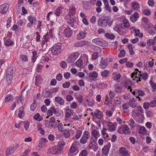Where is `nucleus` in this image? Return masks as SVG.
<instances>
[{"instance_id":"f257e3e1","label":"nucleus","mask_w":156,"mask_h":156,"mask_svg":"<svg viewBox=\"0 0 156 156\" xmlns=\"http://www.w3.org/2000/svg\"><path fill=\"white\" fill-rule=\"evenodd\" d=\"M128 104L131 108H135L132 111L133 117L136 119L138 122L140 123L143 122L144 121V115L141 114L144 112L142 107L140 106H137V103L134 98L130 99Z\"/></svg>"},{"instance_id":"f03ea898","label":"nucleus","mask_w":156,"mask_h":156,"mask_svg":"<svg viewBox=\"0 0 156 156\" xmlns=\"http://www.w3.org/2000/svg\"><path fill=\"white\" fill-rule=\"evenodd\" d=\"M140 76L142 77L143 80H145L147 79L148 74L147 73H144L141 74L140 71L139 73L137 72H134L131 74V77L133 80H136V83L141 81Z\"/></svg>"},{"instance_id":"7ed1b4c3","label":"nucleus","mask_w":156,"mask_h":156,"mask_svg":"<svg viewBox=\"0 0 156 156\" xmlns=\"http://www.w3.org/2000/svg\"><path fill=\"white\" fill-rule=\"evenodd\" d=\"M53 30L52 29H50L49 30V32L43 36V39L42 40L41 43H40L41 46L43 47L45 44V42H47L49 41L50 37L52 38L53 36Z\"/></svg>"},{"instance_id":"20e7f679","label":"nucleus","mask_w":156,"mask_h":156,"mask_svg":"<svg viewBox=\"0 0 156 156\" xmlns=\"http://www.w3.org/2000/svg\"><path fill=\"white\" fill-rule=\"evenodd\" d=\"M48 153L53 154H60L62 153V148L58 145L55 146L52 148H49L48 150Z\"/></svg>"},{"instance_id":"39448f33","label":"nucleus","mask_w":156,"mask_h":156,"mask_svg":"<svg viewBox=\"0 0 156 156\" xmlns=\"http://www.w3.org/2000/svg\"><path fill=\"white\" fill-rule=\"evenodd\" d=\"M13 72V69L12 67H9L8 68L6 73V79L8 84L10 83L12 81Z\"/></svg>"},{"instance_id":"423d86ee","label":"nucleus","mask_w":156,"mask_h":156,"mask_svg":"<svg viewBox=\"0 0 156 156\" xmlns=\"http://www.w3.org/2000/svg\"><path fill=\"white\" fill-rule=\"evenodd\" d=\"M61 47L60 45L55 44L51 47V53L53 55H58L61 52Z\"/></svg>"},{"instance_id":"0eeeda50","label":"nucleus","mask_w":156,"mask_h":156,"mask_svg":"<svg viewBox=\"0 0 156 156\" xmlns=\"http://www.w3.org/2000/svg\"><path fill=\"white\" fill-rule=\"evenodd\" d=\"M129 128L126 125H125L123 126L119 127L118 130L119 133L122 134H129L130 133Z\"/></svg>"},{"instance_id":"6e6552de","label":"nucleus","mask_w":156,"mask_h":156,"mask_svg":"<svg viewBox=\"0 0 156 156\" xmlns=\"http://www.w3.org/2000/svg\"><path fill=\"white\" fill-rule=\"evenodd\" d=\"M90 137V134L87 131H85L83 132L82 137L80 139V142L82 144H86Z\"/></svg>"},{"instance_id":"1a4fd4ad","label":"nucleus","mask_w":156,"mask_h":156,"mask_svg":"<svg viewBox=\"0 0 156 156\" xmlns=\"http://www.w3.org/2000/svg\"><path fill=\"white\" fill-rule=\"evenodd\" d=\"M19 144H16L15 146H10L7 148L6 151V155L8 156L9 155L12 154L14 153L15 151L18 147Z\"/></svg>"},{"instance_id":"9d476101","label":"nucleus","mask_w":156,"mask_h":156,"mask_svg":"<svg viewBox=\"0 0 156 156\" xmlns=\"http://www.w3.org/2000/svg\"><path fill=\"white\" fill-rule=\"evenodd\" d=\"M132 93L137 98L139 101L142 100V99L139 96H143L145 95L144 92L140 89H136L135 91L132 92Z\"/></svg>"},{"instance_id":"9b49d317","label":"nucleus","mask_w":156,"mask_h":156,"mask_svg":"<svg viewBox=\"0 0 156 156\" xmlns=\"http://www.w3.org/2000/svg\"><path fill=\"white\" fill-rule=\"evenodd\" d=\"M92 42L100 46L104 47L105 46V41L99 38L94 39L92 40Z\"/></svg>"},{"instance_id":"f8f14e48","label":"nucleus","mask_w":156,"mask_h":156,"mask_svg":"<svg viewBox=\"0 0 156 156\" xmlns=\"http://www.w3.org/2000/svg\"><path fill=\"white\" fill-rule=\"evenodd\" d=\"M9 7V5L7 3H4L0 5V13L2 14H5Z\"/></svg>"},{"instance_id":"ddd939ff","label":"nucleus","mask_w":156,"mask_h":156,"mask_svg":"<svg viewBox=\"0 0 156 156\" xmlns=\"http://www.w3.org/2000/svg\"><path fill=\"white\" fill-rule=\"evenodd\" d=\"M111 146V144L109 142L105 145L102 149V154L105 155H107L108 154Z\"/></svg>"},{"instance_id":"4468645a","label":"nucleus","mask_w":156,"mask_h":156,"mask_svg":"<svg viewBox=\"0 0 156 156\" xmlns=\"http://www.w3.org/2000/svg\"><path fill=\"white\" fill-rule=\"evenodd\" d=\"M108 129L105 128H103L101 131V134L102 135V137L105 141H108L110 139V137L108 134L107 133Z\"/></svg>"},{"instance_id":"2eb2a0df","label":"nucleus","mask_w":156,"mask_h":156,"mask_svg":"<svg viewBox=\"0 0 156 156\" xmlns=\"http://www.w3.org/2000/svg\"><path fill=\"white\" fill-rule=\"evenodd\" d=\"M108 20L105 18L100 19L98 21V25L99 26L103 27H105L108 23Z\"/></svg>"},{"instance_id":"dca6fc26","label":"nucleus","mask_w":156,"mask_h":156,"mask_svg":"<svg viewBox=\"0 0 156 156\" xmlns=\"http://www.w3.org/2000/svg\"><path fill=\"white\" fill-rule=\"evenodd\" d=\"M87 35V33L85 30L80 31L76 36V39L77 40H81L85 38Z\"/></svg>"},{"instance_id":"f3484780","label":"nucleus","mask_w":156,"mask_h":156,"mask_svg":"<svg viewBox=\"0 0 156 156\" xmlns=\"http://www.w3.org/2000/svg\"><path fill=\"white\" fill-rule=\"evenodd\" d=\"M91 114L93 116H95L99 119H101L103 116L102 113L99 110H96L94 112H92Z\"/></svg>"},{"instance_id":"a211bd4d","label":"nucleus","mask_w":156,"mask_h":156,"mask_svg":"<svg viewBox=\"0 0 156 156\" xmlns=\"http://www.w3.org/2000/svg\"><path fill=\"white\" fill-rule=\"evenodd\" d=\"M66 21L68 24L71 27H73L74 26L75 19L72 17H71L70 15H69L66 17Z\"/></svg>"},{"instance_id":"6ab92c4d","label":"nucleus","mask_w":156,"mask_h":156,"mask_svg":"<svg viewBox=\"0 0 156 156\" xmlns=\"http://www.w3.org/2000/svg\"><path fill=\"white\" fill-rule=\"evenodd\" d=\"M89 149H92L94 151L96 152L98 148V145L97 143L94 144L92 141H90L88 145Z\"/></svg>"},{"instance_id":"aec40b11","label":"nucleus","mask_w":156,"mask_h":156,"mask_svg":"<svg viewBox=\"0 0 156 156\" xmlns=\"http://www.w3.org/2000/svg\"><path fill=\"white\" fill-rule=\"evenodd\" d=\"M119 153L120 156H130L128 153L127 151L124 147H121L119 150Z\"/></svg>"},{"instance_id":"412c9836","label":"nucleus","mask_w":156,"mask_h":156,"mask_svg":"<svg viewBox=\"0 0 156 156\" xmlns=\"http://www.w3.org/2000/svg\"><path fill=\"white\" fill-rule=\"evenodd\" d=\"M64 32L65 36L66 37H70L73 34V31L69 26L68 28H66L64 29Z\"/></svg>"},{"instance_id":"4be33fe9","label":"nucleus","mask_w":156,"mask_h":156,"mask_svg":"<svg viewBox=\"0 0 156 156\" xmlns=\"http://www.w3.org/2000/svg\"><path fill=\"white\" fill-rule=\"evenodd\" d=\"M139 18V14L137 12H135L130 16V20L132 22H135Z\"/></svg>"},{"instance_id":"5701e85b","label":"nucleus","mask_w":156,"mask_h":156,"mask_svg":"<svg viewBox=\"0 0 156 156\" xmlns=\"http://www.w3.org/2000/svg\"><path fill=\"white\" fill-rule=\"evenodd\" d=\"M42 82V79L41 76L39 75H37L35 77V85L38 86Z\"/></svg>"},{"instance_id":"b1692460","label":"nucleus","mask_w":156,"mask_h":156,"mask_svg":"<svg viewBox=\"0 0 156 156\" xmlns=\"http://www.w3.org/2000/svg\"><path fill=\"white\" fill-rule=\"evenodd\" d=\"M4 44L7 47L12 46L14 44V42L9 39H7L4 40Z\"/></svg>"},{"instance_id":"393cba45","label":"nucleus","mask_w":156,"mask_h":156,"mask_svg":"<svg viewBox=\"0 0 156 156\" xmlns=\"http://www.w3.org/2000/svg\"><path fill=\"white\" fill-rule=\"evenodd\" d=\"M55 100L56 102L60 105H64V101L62 98L59 96L55 97Z\"/></svg>"},{"instance_id":"a878e982","label":"nucleus","mask_w":156,"mask_h":156,"mask_svg":"<svg viewBox=\"0 0 156 156\" xmlns=\"http://www.w3.org/2000/svg\"><path fill=\"white\" fill-rule=\"evenodd\" d=\"M64 8L62 6H58L54 12L55 14L57 16H59L60 14L62 13Z\"/></svg>"},{"instance_id":"bb28decb","label":"nucleus","mask_w":156,"mask_h":156,"mask_svg":"<svg viewBox=\"0 0 156 156\" xmlns=\"http://www.w3.org/2000/svg\"><path fill=\"white\" fill-rule=\"evenodd\" d=\"M98 74L97 73L94 71L93 72H90L89 73V77L90 80H93V79H95L97 77Z\"/></svg>"},{"instance_id":"cd10ccee","label":"nucleus","mask_w":156,"mask_h":156,"mask_svg":"<svg viewBox=\"0 0 156 156\" xmlns=\"http://www.w3.org/2000/svg\"><path fill=\"white\" fill-rule=\"evenodd\" d=\"M24 110V108L23 107H21L19 108L18 116L21 119L23 117L24 115L25 114Z\"/></svg>"},{"instance_id":"c85d7f7f","label":"nucleus","mask_w":156,"mask_h":156,"mask_svg":"<svg viewBox=\"0 0 156 156\" xmlns=\"http://www.w3.org/2000/svg\"><path fill=\"white\" fill-rule=\"evenodd\" d=\"M107 64V62L103 59V57H101L99 64V66H100L102 68H105Z\"/></svg>"},{"instance_id":"c756f323","label":"nucleus","mask_w":156,"mask_h":156,"mask_svg":"<svg viewBox=\"0 0 156 156\" xmlns=\"http://www.w3.org/2000/svg\"><path fill=\"white\" fill-rule=\"evenodd\" d=\"M127 122L131 128H133L136 126L135 122L132 119H131L128 121H127Z\"/></svg>"},{"instance_id":"7c9ffc66","label":"nucleus","mask_w":156,"mask_h":156,"mask_svg":"<svg viewBox=\"0 0 156 156\" xmlns=\"http://www.w3.org/2000/svg\"><path fill=\"white\" fill-rule=\"evenodd\" d=\"M28 20L30 21V23L32 24L34 23L35 24L37 22V20L35 17L31 15L28 17Z\"/></svg>"},{"instance_id":"2f4dec72","label":"nucleus","mask_w":156,"mask_h":156,"mask_svg":"<svg viewBox=\"0 0 156 156\" xmlns=\"http://www.w3.org/2000/svg\"><path fill=\"white\" fill-rule=\"evenodd\" d=\"M51 94V93L49 90H43L42 93V96L44 98H46L49 97Z\"/></svg>"},{"instance_id":"473e14b6","label":"nucleus","mask_w":156,"mask_h":156,"mask_svg":"<svg viewBox=\"0 0 156 156\" xmlns=\"http://www.w3.org/2000/svg\"><path fill=\"white\" fill-rule=\"evenodd\" d=\"M85 102L86 105L90 106L93 105L94 103V101L92 99H86L85 101Z\"/></svg>"},{"instance_id":"72a5a7b5","label":"nucleus","mask_w":156,"mask_h":156,"mask_svg":"<svg viewBox=\"0 0 156 156\" xmlns=\"http://www.w3.org/2000/svg\"><path fill=\"white\" fill-rule=\"evenodd\" d=\"M131 5L133 9L135 10H137L140 8L139 3L137 2H133Z\"/></svg>"},{"instance_id":"f704fd0d","label":"nucleus","mask_w":156,"mask_h":156,"mask_svg":"<svg viewBox=\"0 0 156 156\" xmlns=\"http://www.w3.org/2000/svg\"><path fill=\"white\" fill-rule=\"evenodd\" d=\"M13 96L10 94L7 95L5 98V102H8L13 101Z\"/></svg>"},{"instance_id":"c9c22d12","label":"nucleus","mask_w":156,"mask_h":156,"mask_svg":"<svg viewBox=\"0 0 156 156\" xmlns=\"http://www.w3.org/2000/svg\"><path fill=\"white\" fill-rule=\"evenodd\" d=\"M108 129L110 131L112 132L115 130V125L112 123L110 122L108 125Z\"/></svg>"},{"instance_id":"e433bc0d","label":"nucleus","mask_w":156,"mask_h":156,"mask_svg":"<svg viewBox=\"0 0 156 156\" xmlns=\"http://www.w3.org/2000/svg\"><path fill=\"white\" fill-rule=\"evenodd\" d=\"M113 79L116 80H118L120 78L121 75L120 73L117 72L114 73L113 75Z\"/></svg>"},{"instance_id":"4c0bfd02","label":"nucleus","mask_w":156,"mask_h":156,"mask_svg":"<svg viewBox=\"0 0 156 156\" xmlns=\"http://www.w3.org/2000/svg\"><path fill=\"white\" fill-rule=\"evenodd\" d=\"M127 48H128L129 50V54L131 55H134V52L133 50V48L132 44H129L128 45Z\"/></svg>"},{"instance_id":"58836bf2","label":"nucleus","mask_w":156,"mask_h":156,"mask_svg":"<svg viewBox=\"0 0 156 156\" xmlns=\"http://www.w3.org/2000/svg\"><path fill=\"white\" fill-rule=\"evenodd\" d=\"M115 90L118 93H120L122 92V87L120 86L117 84L115 86Z\"/></svg>"},{"instance_id":"ea45409f","label":"nucleus","mask_w":156,"mask_h":156,"mask_svg":"<svg viewBox=\"0 0 156 156\" xmlns=\"http://www.w3.org/2000/svg\"><path fill=\"white\" fill-rule=\"evenodd\" d=\"M66 143L63 140H61L58 142V145L59 147L62 148V150H63L64 147L66 145Z\"/></svg>"},{"instance_id":"a19ab883","label":"nucleus","mask_w":156,"mask_h":156,"mask_svg":"<svg viewBox=\"0 0 156 156\" xmlns=\"http://www.w3.org/2000/svg\"><path fill=\"white\" fill-rule=\"evenodd\" d=\"M33 56L31 60L33 63H34L36 61V59L37 57V52L36 51H34L33 52Z\"/></svg>"},{"instance_id":"79ce46f5","label":"nucleus","mask_w":156,"mask_h":156,"mask_svg":"<svg viewBox=\"0 0 156 156\" xmlns=\"http://www.w3.org/2000/svg\"><path fill=\"white\" fill-rule=\"evenodd\" d=\"M139 132L140 134L145 135L147 133V130L144 127L140 126V129Z\"/></svg>"},{"instance_id":"37998d69","label":"nucleus","mask_w":156,"mask_h":156,"mask_svg":"<svg viewBox=\"0 0 156 156\" xmlns=\"http://www.w3.org/2000/svg\"><path fill=\"white\" fill-rule=\"evenodd\" d=\"M62 132H63V136L65 138H69L70 136L69 130H63Z\"/></svg>"},{"instance_id":"c03bdc74","label":"nucleus","mask_w":156,"mask_h":156,"mask_svg":"<svg viewBox=\"0 0 156 156\" xmlns=\"http://www.w3.org/2000/svg\"><path fill=\"white\" fill-rule=\"evenodd\" d=\"M126 53V51L124 49H122L120 51L118 56L119 58H123L125 56Z\"/></svg>"},{"instance_id":"a18cd8bd","label":"nucleus","mask_w":156,"mask_h":156,"mask_svg":"<svg viewBox=\"0 0 156 156\" xmlns=\"http://www.w3.org/2000/svg\"><path fill=\"white\" fill-rule=\"evenodd\" d=\"M41 124H39L37 126V127L38 130L39 131L40 133L42 135H44L45 133L44 131L41 128Z\"/></svg>"},{"instance_id":"49530a36","label":"nucleus","mask_w":156,"mask_h":156,"mask_svg":"<svg viewBox=\"0 0 156 156\" xmlns=\"http://www.w3.org/2000/svg\"><path fill=\"white\" fill-rule=\"evenodd\" d=\"M82 132V131L81 130H77L76 131L75 135L77 139H78L81 136Z\"/></svg>"},{"instance_id":"de8ad7c7","label":"nucleus","mask_w":156,"mask_h":156,"mask_svg":"<svg viewBox=\"0 0 156 156\" xmlns=\"http://www.w3.org/2000/svg\"><path fill=\"white\" fill-rule=\"evenodd\" d=\"M135 35L136 36H139V37H142L143 36V34L140 33V31L139 29H134Z\"/></svg>"},{"instance_id":"09e8293b","label":"nucleus","mask_w":156,"mask_h":156,"mask_svg":"<svg viewBox=\"0 0 156 156\" xmlns=\"http://www.w3.org/2000/svg\"><path fill=\"white\" fill-rule=\"evenodd\" d=\"M76 98L80 103H82L83 100V97L82 94H79Z\"/></svg>"},{"instance_id":"8fccbe9b","label":"nucleus","mask_w":156,"mask_h":156,"mask_svg":"<svg viewBox=\"0 0 156 156\" xmlns=\"http://www.w3.org/2000/svg\"><path fill=\"white\" fill-rule=\"evenodd\" d=\"M20 57L21 60L24 62H27L28 61V58L25 55L23 54L21 55H20Z\"/></svg>"},{"instance_id":"3c124183","label":"nucleus","mask_w":156,"mask_h":156,"mask_svg":"<svg viewBox=\"0 0 156 156\" xmlns=\"http://www.w3.org/2000/svg\"><path fill=\"white\" fill-rule=\"evenodd\" d=\"M112 101L111 99H109L108 97L106 95L105 96V104L106 105H108L112 103Z\"/></svg>"},{"instance_id":"603ef678","label":"nucleus","mask_w":156,"mask_h":156,"mask_svg":"<svg viewBox=\"0 0 156 156\" xmlns=\"http://www.w3.org/2000/svg\"><path fill=\"white\" fill-rule=\"evenodd\" d=\"M75 8L73 5H71L70 7L69 13L72 15H73L75 12Z\"/></svg>"},{"instance_id":"864d4df0","label":"nucleus","mask_w":156,"mask_h":156,"mask_svg":"<svg viewBox=\"0 0 156 156\" xmlns=\"http://www.w3.org/2000/svg\"><path fill=\"white\" fill-rule=\"evenodd\" d=\"M114 101L115 105H118L120 104L121 101V99L120 98L116 97L115 98Z\"/></svg>"},{"instance_id":"5fc2aeb1","label":"nucleus","mask_w":156,"mask_h":156,"mask_svg":"<svg viewBox=\"0 0 156 156\" xmlns=\"http://www.w3.org/2000/svg\"><path fill=\"white\" fill-rule=\"evenodd\" d=\"M155 43V42L154 41L153 39H149L147 42V43L148 45H154Z\"/></svg>"},{"instance_id":"6e6d98bb","label":"nucleus","mask_w":156,"mask_h":156,"mask_svg":"<svg viewBox=\"0 0 156 156\" xmlns=\"http://www.w3.org/2000/svg\"><path fill=\"white\" fill-rule=\"evenodd\" d=\"M76 65L77 67H80L83 65L82 60L80 59H78L76 62Z\"/></svg>"},{"instance_id":"4d7b16f0","label":"nucleus","mask_w":156,"mask_h":156,"mask_svg":"<svg viewBox=\"0 0 156 156\" xmlns=\"http://www.w3.org/2000/svg\"><path fill=\"white\" fill-rule=\"evenodd\" d=\"M123 27V28L127 27H129V24L128 21L127 20H124L122 25Z\"/></svg>"},{"instance_id":"13d9d810","label":"nucleus","mask_w":156,"mask_h":156,"mask_svg":"<svg viewBox=\"0 0 156 156\" xmlns=\"http://www.w3.org/2000/svg\"><path fill=\"white\" fill-rule=\"evenodd\" d=\"M70 55L73 57V58L75 60L78 57L79 54L78 52H76L72 53Z\"/></svg>"},{"instance_id":"bf43d9fd","label":"nucleus","mask_w":156,"mask_h":156,"mask_svg":"<svg viewBox=\"0 0 156 156\" xmlns=\"http://www.w3.org/2000/svg\"><path fill=\"white\" fill-rule=\"evenodd\" d=\"M105 35L107 38L110 39H113L115 38V36L113 34H111L109 33L105 34Z\"/></svg>"},{"instance_id":"052dcab7","label":"nucleus","mask_w":156,"mask_h":156,"mask_svg":"<svg viewBox=\"0 0 156 156\" xmlns=\"http://www.w3.org/2000/svg\"><path fill=\"white\" fill-rule=\"evenodd\" d=\"M76 147L74 144H72L71 147L69 148V151L70 153H73L76 150Z\"/></svg>"},{"instance_id":"680f3d73","label":"nucleus","mask_w":156,"mask_h":156,"mask_svg":"<svg viewBox=\"0 0 156 156\" xmlns=\"http://www.w3.org/2000/svg\"><path fill=\"white\" fill-rule=\"evenodd\" d=\"M109 73V71L108 70H105L103 71H101V74L103 77H107L108 75V74Z\"/></svg>"},{"instance_id":"e2e57ef3","label":"nucleus","mask_w":156,"mask_h":156,"mask_svg":"<svg viewBox=\"0 0 156 156\" xmlns=\"http://www.w3.org/2000/svg\"><path fill=\"white\" fill-rule=\"evenodd\" d=\"M51 109L53 110V112L57 115H59L60 113L58 109H55L54 107H51Z\"/></svg>"},{"instance_id":"0e129e2a","label":"nucleus","mask_w":156,"mask_h":156,"mask_svg":"<svg viewBox=\"0 0 156 156\" xmlns=\"http://www.w3.org/2000/svg\"><path fill=\"white\" fill-rule=\"evenodd\" d=\"M99 133V132L95 129H93L92 130V135L94 137L96 138L98 134Z\"/></svg>"},{"instance_id":"69168bd1","label":"nucleus","mask_w":156,"mask_h":156,"mask_svg":"<svg viewBox=\"0 0 156 156\" xmlns=\"http://www.w3.org/2000/svg\"><path fill=\"white\" fill-rule=\"evenodd\" d=\"M66 61L68 63H71L74 62L75 60L70 55L67 58Z\"/></svg>"},{"instance_id":"338daca9","label":"nucleus","mask_w":156,"mask_h":156,"mask_svg":"<svg viewBox=\"0 0 156 156\" xmlns=\"http://www.w3.org/2000/svg\"><path fill=\"white\" fill-rule=\"evenodd\" d=\"M30 149H27L25 150L23 152L21 156H28V154L30 152Z\"/></svg>"},{"instance_id":"774afa93","label":"nucleus","mask_w":156,"mask_h":156,"mask_svg":"<svg viewBox=\"0 0 156 156\" xmlns=\"http://www.w3.org/2000/svg\"><path fill=\"white\" fill-rule=\"evenodd\" d=\"M150 103V107L154 108L156 106V100H151Z\"/></svg>"}]
</instances>
